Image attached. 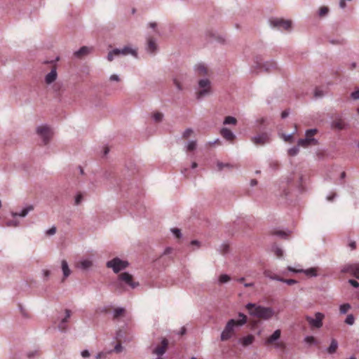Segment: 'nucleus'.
<instances>
[{
    "label": "nucleus",
    "mask_w": 359,
    "mask_h": 359,
    "mask_svg": "<svg viewBox=\"0 0 359 359\" xmlns=\"http://www.w3.org/2000/svg\"><path fill=\"white\" fill-rule=\"evenodd\" d=\"M245 308L250 316L264 320H268L275 315V311L271 307H266L253 303H248L246 304Z\"/></svg>",
    "instance_id": "obj_1"
},
{
    "label": "nucleus",
    "mask_w": 359,
    "mask_h": 359,
    "mask_svg": "<svg viewBox=\"0 0 359 359\" xmlns=\"http://www.w3.org/2000/svg\"><path fill=\"white\" fill-rule=\"evenodd\" d=\"M238 317L239 319L237 320L231 319L227 322L224 330L221 333V341H225L229 340L233 336L236 327H241L247 323V316L244 313H239Z\"/></svg>",
    "instance_id": "obj_2"
},
{
    "label": "nucleus",
    "mask_w": 359,
    "mask_h": 359,
    "mask_svg": "<svg viewBox=\"0 0 359 359\" xmlns=\"http://www.w3.org/2000/svg\"><path fill=\"white\" fill-rule=\"evenodd\" d=\"M262 57L260 55H257L254 59L255 65L252 67V72L257 74L258 72L264 71L265 72H270L277 68V64L275 61L271 60L265 62H262Z\"/></svg>",
    "instance_id": "obj_3"
},
{
    "label": "nucleus",
    "mask_w": 359,
    "mask_h": 359,
    "mask_svg": "<svg viewBox=\"0 0 359 359\" xmlns=\"http://www.w3.org/2000/svg\"><path fill=\"white\" fill-rule=\"evenodd\" d=\"M198 90L196 92V98L201 100L208 95L211 92L210 81L205 78L201 79L198 82Z\"/></svg>",
    "instance_id": "obj_4"
},
{
    "label": "nucleus",
    "mask_w": 359,
    "mask_h": 359,
    "mask_svg": "<svg viewBox=\"0 0 359 359\" xmlns=\"http://www.w3.org/2000/svg\"><path fill=\"white\" fill-rule=\"evenodd\" d=\"M128 266L129 263L128 261L122 260L117 257L106 263V266L109 269H111L115 273H118L121 271L126 269Z\"/></svg>",
    "instance_id": "obj_5"
},
{
    "label": "nucleus",
    "mask_w": 359,
    "mask_h": 359,
    "mask_svg": "<svg viewBox=\"0 0 359 359\" xmlns=\"http://www.w3.org/2000/svg\"><path fill=\"white\" fill-rule=\"evenodd\" d=\"M120 55H132L133 56L137 57V52L136 50L133 49L130 46H124L123 48H114L112 50L109 51L107 55V60L109 61H112L114 60V56H118Z\"/></svg>",
    "instance_id": "obj_6"
},
{
    "label": "nucleus",
    "mask_w": 359,
    "mask_h": 359,
    "mask_svg": "<svg viewBox=\"0 0 359 359\" xmlns=\"http://www.w3.org/2000/svg\"><path fill=\"white\" fill-rule=\"evenodd\" d=\"M120 281L124 282L126 285H129L133 289L139 285L137 282L133 281V276L128 272H123L118 276V282L116 283V288L121 287V283Z\"/></svg>",
    "instance_id": "obj_7"
},
{
    "label": "nucleus",
    "mask_w": 359,
    "mask_h": 359,
    "mask_svg": "<svg viewBox=\"0 0 359 359\" xmlns=\"http://www.w3.org/2000/svg\"><path fill=\"white\" fill-rule=\"evenodd\" d=\"M37 134L42 138L44 144H47L53 135L50 128L48 126H39L36 128Z\"/></svg>",
    "instance_id": "obj_8"
},
{
    "label": "nucleus",
    "mask_w": 359,
    "mask_h": 359,
    "mask_svg": "<svg viewBox=\"0 0 359 359\" xmlns=\"http://www.w3.org/2000/svg\"><path fill=\"white\" fill-rule=\"evenodd\" d=\"M324 317L325 316L323 313L317 312L315 314V318L307 316L306 317V320L311 327L314 328H320L323 326V320Z\"/></svg>",
    "instance_id": "obj_9"
},
{
    "label": "nucleus",
    "mask_w": 359,
    "mask_h": 359,
    "mask_svg": "<svg viewBox=\"0 0 359 359\" xmlns=\"http://www.w3.org/2000/svg\"><path fill=\"white\" fill-rule=\"evenodd\" d=\"M341 271L348 273L359 280V263L346 264L343 266Z\"/></svg>",
    "instance_id": "obj_10"
},
{
    "label": "nucleus",
    "mask_w": 359,
    "mask_h": 359,
    "mask_svg": "<svg viewBox=\"0 0 359 359\" xmlns=\"http://www.w3.org/2000/svg\"><path fill=\"white\" fill-rule=\"evenodd\" d=\"M292 22L290 20H285L283 19H275L271 20V25L276 27L278 29L288 30L291 27Z\"/></svg>",
    "instance_id": "obj_11"
},
{
    "label": "nucleus",
    "mask_w": 359,
    "mask_h": 359,
    "mask_svg": "<svg viewBox=\"0 0 359 359\" xmlns=\"http://www.w3.org/2000/svg\"><path fill=\"white\" fill-rule=\"evenodd\" d=\"M252 142L257 145H264L270 142L269 135L266 133L257 135L251 138Z\"/></svg>",
    "instance_id": "obj_12"
},
{
    "label": "nucleus",
    "mask_w": 359,
    "mask_h": 359,
    "mask_svg": "<svg viewBox=\"0 0 359 359\" xmlns=\"http://www.w3.org/2000/svg\"><path fill=\"white\" fill-rule=\"evenodd\" d=\"M331 126L333 128L343 130L346 128V123L340 114H336L334 116Z\"/></svg>",
    "instance_id": "obj_13"
},
{
    "label": "nucleus",
    "mask_w": 359,
    "mask_h": 359,
    "mask_svg": "<svg viewBox=\"0 0 359 359\" xmlns=\"http://www.w3.org/2000/svg\"><path fill=\"white\" fill-rule=\"evenodd\" d=\"M168 346V339L165 338H163L161 341V345L156 347L154 349L152 353L158 356H161L165 353Z\"/></svg>",
    "instance_id": "obj_14"
},
{
    "label": "nucleus",
    "mask_w": 359,
    "mask_h": 359,
    "mask_svg": "<svg viewBox=\"0 0 359 359\" xmlns=\"http://www.w3.org/2000/svg\"><path fill=\"white\" fill-rule=\"evenodd\" d=\"M71 316V311L69 309L65 310V317L60 321L58 325V330L62 332H65L67 330V326L66 323L68 321V319Z\"/></svg>",
    "instance_id": "obj_15"
},
{
    "label": "nucleus",
    "mask_w": 359,
    "mask_h": 359,
    "mask_svg": "<svg viewBox=\"0 0 359 359\" xmlns=\"http://www.w3.org/2000/svg\"><path fill=\"white\" fill-rule=\"evenodd\" d=\"M318 143V140L315 138L305 137L299 139L298 140V146L307 147L309 145H317Z\"/></svg>",
    "instance_id": "obj_16"
},
{
    "label": "nucleus",
    "mask_w": 359,
    "mask_h": 359,
    "mask_svg": "<svg viewBox=\"0 0 359 359\" xmlns=\"http://www.w3.org/2000/svg\"><path fill=\"white\" fill-rule=\"evenodd\" d=\"M221 135L228 141H232L236 138L234 133L227 128H222L220 130Z\"/></svg>",
    "instance_id": "obj_17"
},
{
    "label": "nucleus",
    "mask_w": 359,
    "mask_h": 359,
    "mask_svg": "<svg viewBox=\"0 0 359 359\" xmlns=\"http://www.w3.org/2000/svg\"><path fill=\"white\" fill-rule=\"evenodd\" d=\"M57 76L56 67H54L51 71L45 77V81L47 84H50L53 83Z\"/></svg>",
    "instance_id": "obj_18"
},
{
    "label": "nucleus",
    "mask_w": 359,
    "mask_h": 359,
    "mask_svg": "<svg viewBox=\"0 0 359 359\" xmlns=\"http://www.w3.org/2000/svg\"><path fill=\"white\" fill-rule=\"evenodd\" d=\"M61 268L63 273V278L62 281L65 280L69 275L71 274L72 271L69 267L68 263L65 259H62L61 262Z\"/></svg>",
    "instance_id": "obj_19"
},
{
    "label": "nucleus",
    "mask_w": 359,
    "mask_h": 359,
    "mask_svg": "<svg viewBox=\"0 0 359 359\" xmlns=\"http://www.w3.org/2000/svg\"><path fill=\"white\" fill-rule=\"evenodd\" d=\"M281 331L280 330H276L266 340V344H272L278 340L280 337Z\"/></svg>",
    "instance_id": "obj_20"
},
{
    "label": "nucleus",
    "mask_w": 359,
    "mask_h": 359,
    "mask_svg": "<svg viewBox=\"0 0 359 359\" xmlns=\"http://www.w3.org/2000/svg\"><path fill=\"white\" fill-rule=\"evenodd\" d=\"M34 210V206L32 205H29L25 208H23L20 212H12L11 215L13 217L17 216H20L21 217H26L28 213Z\"/></svg>",
    "instance_id": "obj_21"
},
{
    "label": "nucleus",
    "mask_w": 359,
    "mask_h": 359,
    "mask_svg": "<svg viewBox=\"0 0 359 359\" xmlns=\"http://www.w3.org/2000/svg\"><path fill=\"white\" fill-rule=\"evenodd\" d=\"M255 337L252 334H248L244 337L239 339L238 342L242 344L243 346L246 347L253 343Z\"/></svg>",
    "instance_id": "obj_22"
},
{
    "label": "nucleus",
    "mask_w": 359,
    "mask_h": 359,
    "mask_svg": "<svg viewBox=\"0 0 359 359\" xmlns=\"http://www.w3.org/2000/svg\"><path fill=\"white\" fill-rule=\"evenodd\" d=\"M146 49L147 52L151 54L154 53L156 51L157 45L153 39L150 38L148 39Z\"/></svg>",
    "instance_id": "obj_23"
},
{
    "label": "nucleus",
    "mask_w": 359,
    "mask_h": 359,
    "mask_svg": "<svg viewBox=\"0 0 359 359\" xmlns=\"http://www.w3.org/2000/svg\"><path fill=\"white\" fill-rule=\"evenodd\" d=\"M93 266V262L89 259H83L79 262L78 267L83 271L88 270Z\"/></svg>",
    "instance_id": "obj_24"
},
{
    "label": "nucleus",
    "mask_w": 359,
    "mask_h": 359,
    "mask_svg": "<svg viewBox=\"0 0 359 359\" xmlns=\"http://www.w3.org/2000/svg\"><path fill=\"white\" fill-rule=\"evenodd\" d=\"M91 49V48H89L88 46H82L74 53V55L77 57H81L84 55H88L90 52Z\"/></svg>",
    "instance_id": "obj_25"
},
{
    "label": "nucleus",
    "mask_w": 359,
    "mask_h": 359,
    "mask_svg": "<svg viewBox=\"0 0 359 359\" xmlns=\"http://www.w3.org/2000/svg\"><path fill=\"white\" fill-rule=\"evenodd\" d=\"M195 72L199 75V76H205L207 74V68L205 67L204 65H197L194 67Z\"/></svg>",
    "instance_id": "obj_26"
},
{
    "label": "nucleus",
    "mask_w": 359,
    "mask_h": 359,
    "mask_svg": "<svg viewBox=\"0 0 359 359\" xmlns=\"http://www.w3.org/2000/svg\"><path fill=\"white\" fill-rule=\"evenodd\" d=\"M264 273L266 277H267L271 280H277V281H280V282L283 281L282 277L272 273L270 271H265Z\"/></svg>",
    "instance_id": "obj_27"
},
{
    "label": "nucleus",
    "mask_w": 359,
    "mask_h": 359,
    "mask_svg": "<svg viewBox=\"0 0 359 359\" xmlns=\"http://www.w3.org/2000/svg\"><path fill=\"white\" fill-rule=\"evenodd\" d=\"M338 347V342L335 339L331 341L330 346L327 348V351L329 354H333L336 352Z\"/></svg>",
    "instance_id": "obj_28"
},
{
    "label": "nucleus",
    "mask_w": 359,
    "mask_h": 359,
    "mask_svg": "<svg viewBox=\"0 0 359 359\" xmlns=\"http://www.w3.org/2000/svg\"><path fill=\"white\" fill-rule=\"evenodd\" d=\"M302 273H304L305 275L309 277H316L317 276V271L315 268H309L307 269H302Z\"/></svg>",
    "instance_id": "obj_29"
},
{
    "label": "nucleus",
    "mask_w": 359,
    "mask_h": 359,
    "mask_svg": "<svg viewBox=\"0 0 359 359\" xmlns=\"http://www.w3.org/2000/svg\"><path fill=\"white\" fill-rule=\"evenodd\" d=\"M299 147L300 146H298V144H297V145L294 146L293 147L289 149L287 151L288 155L290 156H294L297 155V154L299 151Z\"/></svg>",
    "instance_id": "obj_30"
},
{
    "label": "nucleus",
    "mask_w": 359,
    "mask_h": 359,
    "mask_svg": "<svg viewBox=\"0 0 359 359\" xmlns=\"http://www.w3.org/2000/svg\"><path fill=\"white\" fill-rule=\"evenodd\" d=\"M236 123H237L236 118L233 116H226L224 121V124H225V125H227V124L236 125Z\"/></svg>",
    "instance_id": "obj_31"
},
{
    "label": "nucleus",
    "mask_w": 359,
    "mask_h": 359,
    "mask_svg": "<svg viewBox=\"0 0 359 359\" xmlns=\"http://www.w3.org/2000/svg\"><path fill=\"white\" fill-rule=\"evenodd\" d=\"M163 114L161 112L157 111L153 114V119L156 123L161 122L163 120Z\"/></svg>",
    "instance_id": "obj_32"
},
{
    "label": "nucleus",
    "mask_w": 359,
    "mask_h": 359,
    "mask_svg": "<svg viewBox=\"0 0 359 359\" xmlns=\"http://www.w3.org/2000/svg\"><path fill=\"white\" fill-rule=\"evenodd\" d=\"M351 309V305L348 303L343 304L339 306V311L341 314H345Z\"/></svg>",
    "instance_id": "obj_33"
},
{
    "label": "nucleus",
    "mask_w": 359,
    "mask_h": 359,
    "mask_svg": "<svg viewBox=\"0 0 359 359\" xmlns=\"http://www.w3.org/2000/svg\"><path fill=\"white\" fill-rule=\"evenodd\" d=\"M83 200V195L82 193H78L74 198V205H79Z\"/></svg>",
    "instance_id": "obj_34"
},
{
    "label": "nucleus",
    "mask_w": 359,
    "mask_h": 359,
    "mask_svg": "<svg viewBox=\"0 0 359 359\" xmlns=\"http://www.w3.org/2000/svg\"><path fill=\"white\" fill-rule=\"evenodd\" d=\"M329 13V8L327 6H322L318 11V15L320 18L325 17Z\"/></svg>",
    "instance_id": "obj_35"
},
{
    "label": "nucleus",
    "mask_w": 359,
    "mask_h": 359,
    "mask_svg": "<svg viewBox=\"0 0 359 359\" xmlns=\"http://www.w3.org/2000/svg\"><path fill=\"white\" fill-rule=\"evenodd\" d=\"M125 312V309L123 308H116L114 309L113 316L114 318H118Z\"/></svg>",
    "instance_id": "obj_36"
},
{
    "label": "nucleus",
    "mask_w": 359,
    "mask_h": 359,
    "mask_svg": "<svg viewBox=\"0 0 359 359\" xmlns=\"http://www.w3.org/2000/svg\"><path fill=\"white\" fill-rule=\"evenodd\" d=\"M231 280V278L227 274H222L219 278V283L220 284L226 283Z\"/></svg>",
    "instance_id": "obj_37"
},
{
    "label": "nucleus",
    "mask_w": 359,
    "mask_h": 359,
    "mask_svg": "<svg viewBox=\"0 0 359 359\" xmlns=\"http://www.w3.org/2000/svg\"><path fill=\"white\" fill-rule=\"evenodd\" d=\"M304 341L309 344L316 345L318 344L317 340L313 336H307L304 338Z\"/></svg>",
    "instance_id": "obj_38"
},
{
    "label": "nucleus",
    "mask_w": 359,
    "mask_h": 359,
    "mask_svg": "<svg viewBox=\"0 0 359 359\" xmlns=\"http://www.w3.org/2000/svg\"><path fill=\"white\" fill-rule=\"evenodd\" d=\"M345 323L348 325H353L355 323V318L353 314H348L345 319Z\"/></svg>",
    "instance_id": "obj_39"
},
{
    "label": "nucleus",
    "mask_w": 359,
    "mask_h": 359,
    "mask_svg": "<svg viewBox=\"0 0 359 359\" xmlns=\"http://www.w3.org/2000/svg\"><path fill=\"white\" fill-rule=\"evenodd\" d=\"M217 166L219 171L222 170L224 168H232V165L229 163H224L222 162L218 161L217 163Z\"/></svg>",
    "instance_id": "obj_40"
},
{
    "label": "nucleus",
    "mask_w": 359,
    "mask_h": 359,
    "mask_svg": "<svg viewBox=\"0 0 359 359\" xmlns=\"http://www.w3.org/2000/svg\"><path fill=\"white\" fill-rule=\"evenodd\" d=\"M112 351H110L109 352H100L98 353L96 355H95V359H106L107 358V356L109 353H111Z\"/></svg>",
    "instance_id": "obj_41"
},
{
    "label": "nucleus",
    "mask_w": 359,
    "mask_h": 359,
    "mask_svg": "<svg viewBox=\"0 0 359 359\" xmlns=\"http://www.w3.org/2000/svg\"><path fill=\"white\" fill-rule=\"evenodd\" d=\"M317 129L313 128V129H309L306 131L305 135L308 138H313V136L317 133Z\"/></svg>",
    "instance_id": "obj_42"
},
{
    "label": "nucleus",
    "mask_w": 359,
    "mask_h": 359,
    "mask_svg": "<svg viewBox=\"0 0 359 359\" xmlns=\"http://www.w3.org/2000/svg\"><path fill=\"white\" fill-rule=\"evenodd\" d=\"M273 234L283 238H285L287 236L285 231L281 230H276L273 232Z\"/></svg>",
    "instance_id": "obj_43"
},
{
    "label": "nucleus",
    "mask_w": 359,
    "mask_h": 359,
    "mask_svg": "<svg viewBox=\"0 0 359 359\" xmlns=\"http://www.w3.org/2000/svg\"><path fill=\"white\" fill-rule=\"evenodd\" d=\"M196 148V142L194 140L190 141L187 145V149L188 151H193Z\"/></svg>",
    "instance_id": "obj_44"
},
{
    "label": "nucleus",
    "mask_w": 359,
    "mask_h": 359,
    "mask_svg": "<svg viewBox=\"0 0 359 359\" xmlns=\"http://www.w3.org/2000/svg\"><path fill=\"white\" fill-rule=\"evenodd\" d=\"M273 250L274 253L278 257H281L283 255V251L281 248H278V246H273Z\"/></svg>",
    "instance_id": "obj_45"
},
{
    "label": "nucleus",
    "mask_w": 359,
    "mask_h": 359,
    "mask_svg": "<svg viewBox=\"0 0 359 359\" xmlns=\"http://www.w3.org/2000/svg\"><path fill=\"white\" fill-rule=\"evenodd\" d=\"M6 226H13V227H16L19 225V221H18L17 219H11V220H8L6 223Z\"/></svg>",
    "instance_id": "obj_46"
},
{
    "label": "nucleus",
    "mask_w": 359,
    "mask_h": 359,
    "mask_svg": "<svg viewBox=\"0 0 359 359\" xmlns=\"http://www.w3.org/2000/svg\"><path fill=\"white\" fill-rule=\"evenodd\" d=\"M323 95H324V93H323V90H321L319 88H316L315 89L314 97L316 98H320V97H323Z\"/></svg>",
    "instance_id": "obj_47"
},
{
    "label": "nucleus",
    "mask_w": 359,
    "mask_h": 359,
    "mask_svg": "<svg viewBox=\"0 0 359 359\" xmlns=\"http://www.w3.org/2000/svg\"><path fill=\"white\" fill-rule=\"evenodd\" d=\"M173 235L176 237V238H181L182 237V233H181V231L180 229H177V228H174V229H171Z\"/></svg>",
    "instance_id": "obj_48"
},
{
    "label": "nucleus",
    "mask_w": 359,
    "mask_h": 359,
    "mask_svg": "<svg viewBox=\"0 0 359 359\" xmlns=\"http://www.w3.org/2000/svg\"><path fill=\"white\" fill-rule=\"evenodd\" d=\"M193 133V130L191 128H187L186 129L183 134H182V137L185 139L189 137V136L192 134Z\"/></svg>",
    "instance_id": "obj_49"
},
{
    "label": "nucleus",
    "mask_w": 359,
    "mask_h": 359,
    "mask_svg": "<svg viewBox=\"0 0 359 359\" xmlns=\"http://www.w3.org/2000/svg\"><path fill=\"white\" fill-rule=\"evenodd\" d=\"M57 229L55 226H53L50 229L46 231L47 236H53L56 233Z\"/></svg>",
    "instance_id": "obj_50"
},
{
    "label": "nucleus",
    "mask_w": 359,
    "mask_h": 359,
    "mask_svg": "<svg viewBox=\"0 0 359 359\" xmlns=\"http://www.w3.org/2000/svg\"><path fill=\"white\" fill-rule=\"evenodd\" d=\"M269 167L273 170H276L278 168V163L277 161H271L269 163Z\"/></svg>",
    "instance_id": "obj_51"
},
{
    "label": "nucleus",
    "mask_w": 359,
    "mask_h": 359,
    "mask_svg": "<svg viewBox=\"0 0 359 359\" xmlns=\"http://www.w3.org/2000/svg\"><path fill=\"white\" fill-rule=\"evenodd\" d=\"M282 283H285L289 285H292L296 284L297 283V281L294 279H285L283 278Z\"/></svg>",
    "instance_id": "obj_52"
},
{
    "label": "nucleus",
    "mask_w": 359,
    "mask_h": 359,
    "mask_svg": "<svg viewBox=\"0 0 359 359\" xmlns=\"http://www.w3.org/2000/svg\"><path fill=\"white\" fill-rule=\"evenodd\" d=\"M348 283L353 286V287L358 288L359 287V283L353 279H349Z\"/></svg>",
    "instance_id": "obj_53"
},
{
    "label": "nucleus",
    "mask_w": 359,
    "mask_h": 359,
    "mask_svg": "<svg viewBox=\"0 0 359 359\" xmlns=\"http://www.w3.org/2000/svg\"><path fill=\"white\" fill-rule=\"evenodd\" d=\"M351 97L353 100H359V90H357L351 93Z\"/></svg>",
    "instance_id": "obj_54"
},
{
    "label": "nucleus",
    "mask_w": 359,
    "mask_h": 359,
    "mask_svg": "<svg viewBox=\"0 0 359 359\" xmlns=\"http://www.w3.org/2000/svg\"><path fill=\"white\" fill-rule=\"evenodd\" d=\"M173 82H174L175 87L177 88V89L178 90H180V91L182 90L183 88H182L181 83L177 79H174Z\"/></svg>",
    "instance_id": "obj_55"
},
{
    "label": "nucleus",
    "mask_w": 359,
    "mask_h": 359,
    "mask_svg": "<svg viewBox=\"0 0 359 359\" xmlns=\"http://www.w3.org/2000/svg\"><path fill=\"white\" fill-rule=\"evenodd\" d=\"M42 272L43 277L47 280L50 275V271L49 270L43 269Z\"/></svg>",
    "instance_id": "obj_56"
},
{
    "label": "nucleus",
    "mask_w": 359,
    "mask_h": 359,
    "mask_svg": "<svg viewBox=\"0 0 359 359\" xmlns=\"http://www.w3.org/2000/svg\"><path fill=\"white\" fill-rule=\"evenodd\" d=\"M81 355L83 358H88L90 356V354L88 350H83L81 351Z\"/></svg>",
    "instance_id": "obj_57"
},
{
    "label": "nucleus",
    "mask_w": 359,
    "mask_h": 359,
    "mask_svg": "<svg viewBox=\"0 0 359 359\" xmlns=\"http://www.w3.org/2000/svg\"><path fill=\"white\" fill-rule=\"evenodd\" d=\"M221 248H222V250H221L222 253H226L229 251V245L226 244H222Z\"/></svg>",
    "instance_id": "obj_58"
},
{
    "label": "nucleus",
    "mask_w": 359,
    "mask_h": 359,
    "mask_svg": "<svg viewBox=\"0 0 359 359\" xmlns=\"http://www.w3.org/2000/svg\"><path fill=\"white\" fill-rule=\"evenodd\" d=\"M114 351H116V353H119L122 351V346L121 344H117L115 347H114Z\"/></svg>",
    "instance_id": "obj_59"
},
{
    "label": "nucleus",
    "mask_w": 359,
    "mask_h": 359,
    "mask_svg": "<svg viewBox=\"0 0 359 359\" xmlns=\"http://www.w3.org/2000/svg\"><path fill=\"white\" fill-rule=\"evenodd\" d=\"M109 79H110V81H119V77L116 74H112V75L110 76Z\"/></svg>",
    "instance_id": "obj_60"
},
{
    "label": "nucleus",
    "mask_w": 359,
    "mask_h": 359,
    "mask_svg": "<svg viewBox=\"0 0 359 359\" xmlns=\"http://www.w3.org/2000/svg\"><path fill=\"white\" fill-rule=\"evenodd\" d=\"M292 140V134H289L287 135H284V140L285 142H291Z\"/></svg>",
    "instance_id": "obj_61"
},
{
    "label": "nucleus",
    "mask_w": 359,
    "mask_h": 359,
    "mask_svg": "<svg viewBox=\"0 0 359 359\" xmlns=\"http://www.w3.org/2000/svg\"><path fill=\"white\" fill-rule=\"evenodd\" d=\"M289 111L288 110H284L282 113H281V118H287L288 116H289Z\"/></svg>",
    "instance_id": "obj_62"
},
{
    "label": "nucleus",
    "mask_w": 359,
    "mask_h": 359,
    "mask_svg": "<svg viewBox=\"0 0 359 359\" xmlns=\"http://www.w3.org/2000/svg\"><path fill=\"white\" fill-rule=\"evenodd\" d=\"M346 6V0H340L339 1V7L342 9L345 8Z\"/></svg>",
    "instance_id": "obj_63"
},
{
    "label": "nucleus",
    "mask_w": 359,
    "mask_h": 359,
    "mask_svg": "<svg viewBox=\"0 0 359 359\" xmlns=\"http://www.w3.org/2000/svg\"><path fill=\"white\" fill-rule=\"evenodd\" d=\"M348 246L351 250H355L356 248V243L355 241H351L348 244Z\"/></svg>",
    "instance_id": "obj_64"
}]
</instances>
